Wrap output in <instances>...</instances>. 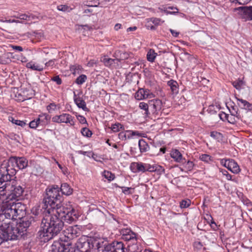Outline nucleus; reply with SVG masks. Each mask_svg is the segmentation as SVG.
Listing matches in <instances>:
<instances>
[{"mask_svg":"<svg viewBox=\"0 0 252 252\" xmlns=\"http://www.w3.org/2000/svg\"><path fill=\"white\" fill-rule=\"evenodd\" d=\"M74 102L79 108H82L85 111H88V109L86 107V102L81 97H77L76 95L74 93Z\"/></svg>","mask_w":252,"mask_h":252,"instance_id":"15","label":"nucleus"},{"mask_svg":"<svg viewBox=\"0 0 252 252\" xmlns=\"http://www.w3.org/2000/svg\"><path fill=\"white\" fill-rule=\"evenodd\" d=\"M0 22H3V23H20V21L18 20H0Z\"/></svg>","mask_w":252,"mask_h":252,"instance_id":"56","label":"nucleus"},{"mask_svg":"<svg viewBox=\"0 0 252 252\" xmlns=\"http://www.w3.org/2000/svg\"><path fill=\"white\" fill-rule=\"evenodd\" d=\"M149 106L153 109L154 112L159 111L161 109L162 102L158 99H152L149 101Z\"/></svg>","mask_w":252,"mask_h":252,"instance_id":"14","label":"nucleus"},{"mask_svg":"<svg viewBox=\"0 0 252 252\" xmlns=\"http://www.w3.org/2000/svg\"><path fill=\"white\" fill-rule=\"evenodd\" d=\"M19 18L21 20L29 21L32 20L33 19V17L30 15H27L26 14H22L19 16Z\"/></svg>","mask_w":252,"mask_h":252,"instance_id":"43","label":"nucleus"},{"mask_svg":"<svg viewBox=\"0 0 252 252\" xmlns=\"http://www.w3.org/2000/svg\"><path fill=\"white\" fill-rule=\"evenodd\" d=\"M220 135V133L218 132L217 131H212L211 132V136L214 138H218V136H219Z\"/></svg>","mask_w":252,"mask_h":252,"instance_id":"58","label":"nucleus"},{"mask_svg":"<svg viewBox=\"0 0 252 252\" xmlns=\"http://www.w3.org/2000/svg\"><path fill=\"white\" fill-rule=\"evenodd\" d=\"M66 250L63 245L61 243H57L52 245V250L51 252H64Z\"/></svg>","mask_w":252,"mask_h":252,"instance_id":"25","label":"nucleus"},{"mask_svg":"<svg viewBox=\"0 0 252 252\" xmlns=\"http://www.w3.org/2000/svg\"><path fill=\"white\" fill-rule=\"evenodd\" d=\"M60 190L63 194L66 195H69L71 194L73 192V189L68 184L65 183L62 184Z\"/></svg>","mask_w":252,"mask_h":252,"instance_id":"18","label":"nucleus"},{"mask_svg":"<svg viewBox=\"0 0 252 252\" xmlns=\"http://www.w3.org/2000/svg\"><path fill=\"white\" fill-rule=\"evenodd\" d=\"M41 219L37 217L29 216L24 218L22 222H20L19 227L27 228L31 225L35 226L40 223Z\"/></svg>","mask_w":252,"mask_h":252,"instance_id":"8","label":"nucleus"},{"mask_svg":"<svg viewBox=\"0 0 252 252\" xmlns=\"http://www.w3.org/2000/svg\"><path fill=\"white\" fill-rule=\"evenodd\" d=\"M52 121L58 123H68L71 126H74L75 124L73 117L69 114L66 113L54 116L52 118Z\"/></svg>","mask_w":252,"mask_h":252,"instance_id":"9","label":"nucleus"},{"mask_svg":"<svg viewBox=\"0 0 252 252\" xmlns=\"http://www.w3.org/2000/svg\"><path fill=\"white\" fill-rule=\"evenodd\" d=\"M154 96V94L149 90L144 89H139L135 94V97L137 100L152 98Z\"/></svg>","mask_w":252,"mask_h":252,"instance_id":"12","label":"nucleus"},{"mask_svg":"<svg viewBox=\"0 0 252 252\" xmlns=\"http://www.w3.org/2000/svg\"><path fill=\"white\" fill-rule=\"evenodd\" d=\"M138 145L140 152L142 153L147 152L149 149V145L143 139L139 140Z\"/></svg>","mask_w":252,"mask_h":252,"instance_id":"24","label":"nucleus"},{"mask_svg":"<svg viewBox=\"0 0 252 252\" xmlns=\"http://www.w3.org/2000/svg\"><path fill=\"white\" fill-rule=\"evenodd\" d=\"M120 53V60H125L128 58V54L126 52H123V53H120V51L118 52L117 53H116L115 54L116 56H118V54Z\"/></svg>","mask_w":252,"mask_h":252,"instance_id":"46","label":"nucleus"},{"mask_svg":"<svg viewBox=\"0 0 252 252\" xmlns=\"http://www.w3.org/2000/svg\"><path fill=\"white\" fill-rule=\"evenodd\" d=\"M106 252H126L125 246L122 242H113L105 248Z\"/></svg>","mask_w":252,"mask_h":252,"instance_id":"10","label":"nucleus"},{"mask_svg":"<svg viewBox=\"0 0 252 252\" xmlns=\"http://www.w3.org/2000/svg\"><path fill=\"white\" fill-rule=\"evenodd\" d=\"M164 169L160 165H156L155 168V172H157L158 175H161L164 173Z\"/></svg>","mask_w":252,"mask_h":252,"instance_id":"41","label":"nucleus"},{"mask_svg":"<svg viewBox=\"0 0 252 252\" xmlns=\"http://www.w3.org/2000/svg\"><path fill=\"white\" fill-rule=\"evenodd\" d=\"M191 201L189 199L183 200L180 202V207L181 208H186L189 207L190 205Z\"/></svg>","mask_w":252,"mask_h":252,"instance_id":"39","label":"nucleus"},{"mask_svg":"<svg viewBox=\"0 0 252 252\" xmlns=\"http://www.w3.org/2000/svg\"><path fill=\"white\" fill-rule=\"evenodd\" d=\"M200 158L201 160L207 162L211 160L210 156L206 154H204L200 156Z\"/></svg>","mask_w":252,"mask_h":252,"instance_id":"50","label":"nucleus"},{"mask_svg":"<svg viewBox=\"0 0 252 252\" xmlns=\"http://www.w3.org/2000/svg\"><path fill=\"white\" fill-rule=\"evenodd\" d=\"M86 79L87 77L85 75H81L77 78L75 82L79 85L82 84L85 82Z\"/></svg>","mask_w":252,"mask_h":252,"instance_id":"37","label":"nucleus"},{"mask_svg":"<svg viewBox=\"0 0 252 252\" xmlns=\"http://www.w3.org/2000/svg\"><path fill=\"white\" fill-rule=\"evenodd\" d=\"M103 176L110 181L113 180L115 178V175L108 171H104L103 173Z\"/></svg>","mask_w":252,"mask_h":252,"instance_id":"33","label":"nucleus"},{"mask_svg":"<svg viewBox=\"0 0 252 252\" xmlns=\"http://www.w3.org/2000/svg\"><path fill=\"white\" fill-rule=\"evenodd\" d=\"M16 173V170L11 166L7 165V163H2L0 167V174L1 175L0 181H2L3 191L7 194L6 200L12 201L19 200L24 192V185H20L15 180L11 179V177Z\"/></svg>","mask_w":252,"mask_h":252,"instance_id":"2","label":"nucleus"},{"mask_svg":"<svg viewBox=\"0 0 252 252\" xmlns=\"http://www.w3.org/2000/svg\"><path fill=\"white\" fill-rule=\"evenodd\" d=\"M157 54L153 49H150L147 55V58L148 61L153 62L156 57Z\"/></svg>","mask_w":252,"mask_h":252,"instance_id":"27","label":"nucleus"},{"mask_svg":"<svg viewBox=\"0 0 252 252\" xmlns=\"http://www.w3.org/2000/svg\"><path fill=\"white\" fill-rule=\"evenodd\" d=\"M78 153L80 154H82L84 156L87 155L89 157H90L91 156V152H84L82 151H78Z\"/></svg>","mask_w":252,"mask_h":252,"instance_id":"63","label":"nucleus"},{"mask_svg":"<svg viewBox=\"0 0 252 252\" xmlns=\"http://www.w3.org/2000/svg\"><path fill=\"white\" fill-rule=\"evenodd\" d=\"M122 239L126 241H132V242H136L137 241L136 235L134 232L127 235Z\"/></svg>","mask_w":252,"mask_h":252,"instance_id":"30","label":"nucleus"},{"mask_svg":"<svg viewBox=\"0 0 252 252\" xmlns=\"http://www.w3.org/2000/svg\"><path fill=\"white\" fill-rule=\"evenodd\" d=\"M155 165L146 164V171L155 172Z\"/></svg>","mask_w":252,"mask_h":252,"instance_id":"52","label":"nucleus"},{"mask_svg":"<svg viewBox=\"0 0 252 252\" xmlns=\"http://www.w3.org/2000/svg\"><path fill=\"white\" fill-rule=\"evenodd\" d=\"M116 60H118V59H112L111 58L104 57L102 59V62L104 63L105 65L108 66L114 63L115 61Z\"/></svg>","mask_w":252,"mask_h":252,"instance_id":"34","label":"nucleus"},{"mask_svg":"<svg viewBox=\"0 0 252 252\" xmlns=\"http://www.w3.org/2000/svg\"><path fill=\"white\" fill-rule=\"evenodd\" d=\"M51 80L56 82L58 85H60L62 84V80L60 78L59 76H54L51 79Z\"/></svg>","mask_w":252,"mask_h":252,"instance_id":"53","label":"nucleus"},{"mask_svg":"<svg viewBox=\"0 0 252 252\" xmlns=\"http://www.w3.org/2000/svg\"><path fill=\"white\" fill-rule=\"evenodd\" d=\"M222 174L224 175H225L227 180H230L231 179V176L228 173L227 171L226 170L221 171Z\"/></svg>","mask_w":252,"mask_h":252,"instance_id":"59","label":"nucleus"},{"mask_svg":"<svg viewBox=\"0 0 252 252\" xmlns=\"http://www.w3.org/2000/svg\"><path fill=\"white\" fill-rule=\"evenodd\" d=\"M244 15L249 20H252V6H246L243 8Z\"/></svg>","mask_w":252,"mask_h":252,"instance_id":"23","label":"nucleus"},{"mask_svg":"<svg viewBox=\"0 0 252 252\" xmlns=\"http://www.w3.org/2000/svg\"><path fill=\"white\" fill-rule=\"evenodd\" d=\"M132 233H133V232H132L130 229L128 228L122 229L121 230V234L122 235V238L123 237H125L127 235H128L130 233L131 234Z\"/></svg>","mask_w":252,"mask_h":252,"instance_id":"42","label":"nucleus"},{"mask_svg":"<svg viewBox=\"0 0 252 252\" xmlns=\"http://www.w3.org/2000/svg\"><path fill=\"white\" fill-rule=\"evenodd\" d=\"M26 66L27 67L34 70L41 71L43 69V67L42 66L35 64L32 62L27 63Z\"/></svg>","mask_w":252,"mask_h":252,"instance_id":"26","label":"nucleus"},{"mask_svg":"<svg viewBox=\"0 0 252 252\" xmlns=\"http://www.w3.org/2000/svg\"><path fill=\"white\" fill-rule=\"evenodd\" d=\"M136 168L138 171L144 172L146 171V164L137 163L136 164Z\"/></svg>","mask_w":252,"mask_h":252,"instance_id":"44","label":"nucleus"},{"mask_svg":"<svg viewBox=\"0 0 252 252\" xmlns=\"http://www.w3.org/2000/svg\"><path fill=\"white\" fill-rule=\"evenodd\" d=\"M82 67L78 64H74L70 66V70L74 75L79 74L81 72Z\"/></svg>","mask_w":252,"mask_h":252,"instance_id":"29","label":"nucleus"},{"mask_svg":"<svg viewBox=\"0 0 252 252\" xmlns=\"http://www.w3.org/2000/svg\"><path fill=\"white\" fill-rule=\"evenodd\" d=\"M77 219L75 210L70 203L66 207H61L51 210L41 220L42 230L38 231V236L43 238L44 241H48L56 236L62 230L64 221L70 223Z\"/></svg>","mask_w":252,"mask_h":252,"instance_id":"1","label":"nucleus"},{"mask_svg":"<svg viewBox=\"0 0 252 252\" xmlns=\"http://www.w3.org/2000/svg\"><path fill=\"white\" fill-rule=\"evenodd\" d=\"M17 166L20 169H23L26 168L28 165V160L24 157H13Z\"/></svg>","mask_w":252,"mask_h":252,"instance_id":"13","label":"nucleus"},{"mask_svg":"<svg viewBox=\"0 0 252 252\" xmlns=\"http://www.w3.org/2000/svg\"><path fill=\"white\" fill-rule=\"evenodd\" d=\"M57 107L56 105L53 103H50L49 105H48L47 106V109L49 111V113H51L53 111H54L56 110Z\"/></svg>","mask_w":252,"mask_h":252,"instance_id":"48","label":"nucleus"},{"mask_svg":"<svg viewBox=\"0 0 252 252\" xmlns=\"http://www.w3.org/2000/svg\"><path fill=\"white\" fill-rule=\"evenodd\" d=\"M48 115L44 114L43 115H40L39 117L36 120L31 121L29 124V126L32 128H35L39 125L40 121H43V119L47 120Z\"/></svg>","mask_w":252,"mask_h":252,"instance_id":"17","label":"nucleus"},{"mask_svg":"<svg viewBox=\"0 0 252 252\" xmlns=\"http://www.w3.org/2000/svg\"><path fill=\"white\" fill-rule=\"evenodd\" d=\"M68 9V6L65 5H60L58 6V9L60 11H65Z\"/></svg>","mask_w":252,"mask_h":252,"instance_id":"55","label":"nucleus"},{"mask_svg":"<svg viewBox=\"0 0 252 252\" xmlns=\"http://www.w3.org/2000/svg\"><path fill=\"white\" fill-rule=\"evenodd\" d=\"M106 242L104 243L103 241H99L95 243V247L99 252H106L105 248L108 245Z\"/></svg>","mask_w":252,"mask_h":252,"instance_id":"22","label":"nucleus"},{"mask_svg":"<svg viewBox=\"0 0 252 252\" xmlns=\"http://www.w3.org/2000/svg\"><path fill=\"white\" fill-rule=\"evenodd\" d=\"M239 101L238 102V106L243 109L251 110L252 109V104L248 101L241 98H237Z\"/></svg>","mask_w":252,"mask_h":252,"instance_id":"16","label":"nucleus"},{"mask_svg":"<svg viewBox=\"0 0 252 252\" xmlns=\"http://www.w3.org/2000/svg\"><path fill=\"white\" fill-rule=\"evenodd\" d=\"M221 163L233 173H237L240 170L238 165L233 159H222L221 160Z\"/></svg>","mask_w":252,"mask_h":252,"instance_id":"11","label":"nucleus"},{"mask_svg":"<svg viewBox=\"0 0 252 252\" xmlns=\"http://www.w3.org/2000/svg\"><path fill=\"white\" fill-rule=\"evenodd\" d=\"M230 116H232V118H229V120H232L233 121H234V119L233 116H235L238 119H242L243 118V116L241 115L240 112L236 111L235 112V114L234 113L231 112V114Z\"/></svg>","mask_w":252,"mask_h":252,"instance_id":"49","label":"nucleus"},{"mask_svg":"<svg viewBox=\"0 0 252 252\" xmlns=\"http://www.w3.org/2000/svg\"><path fill=\"white\" fill-rule=\"evenodd\" d=\"M193 167V163L192 161H188L185 165V168L188 170L190 171L192 169Z\"/></svg>","mask_w":252,"mask_h":252,"instance_id":"47","label":"nucleus"},{"mask_svg":"<svg viewBox=\"0 0 252 252\" xmlns=\"http://www.w3.org/2000/svg\"><path fill=\"white\" fill-rule=\"evenodd\" d=\"M6 58V55H3L1 57H0V63L2 64H4L7 63V61H5L3 59Z\"/></svg>","mask_w":252,"mask_h":252,"instance_id":"61","label":"nucleus"},{"mask_svg":"<svg viewBox=\"0 0 252 252\" xmlns=\"http://www.w3.org/2000/svg\"><path fill=\"white\" fill-rule=\"evenodd\" d=\"M94 247L90 240L86 237L80 238L75 243V248L73 252H90V250Z\"/></svg>","mask_w":252,"mask_h":252,"instance_id":"6","label":"nucleus"},{"mask_svg":"<svg viewBox=\"0 0 252 252\" xmlns=\"http://www.w3.org/2000/svg\"><path fill=\"white\" fill-rule=\"evenodd\" d=\"M21 236L19 228L12 226L9 222L0 223V245L4 241L17 240Z\"/></svg>","mask_w":252,"mask_h":252,"instance_id":"5","label":"nucleus"},{"mask_svg":"<svg viewBox=\"0 0 252 252\" xmlns=\"http://www.w3.org/2000/svg\"><path fill=\"white\" fill-rule=\"evenodd\" d=\"M63 233L64 237L63 241H68L79 236L81 234V230L77 225H74L66 228Z\"/></svg>","mask_w":252,"mask_h":252,"instance_id":"7","label":"nucleus"},{"mask_svg":"<svg viewBox=\"0 0 252 252\" xmlns=\"http://www.w3.org/2000/svg\"><path fill=\"white\" fill-rule=\"evenodd\" d=\"M126 132H131V136L137 135V136H138L139 137H145V134L144 133H140V132H139L137 131H130V130H128V131H126Z\"/></svg>","mask_w":252,"mask_h":252,"instance_id":"51","label":"nucleus"},{"mask_svg":"<svg viewBox=\"0 0 252 252\" xmlns=\"http://www.w3.org/2000/svg\"><path fill=\"white\" fill-rule=\"evenodd\" d=\"M171 157L174 160L178 162H180L183 160V157L181 153L177 149H173L171 152Z\"/></svg>","mask_w":252,"mask_h":252,"instance_id":"19","label":"nucleus"},{"mask_svg":"<svg viewBox=\"0 0 252 252\" xmlns=\"http://www.w3.org/2000/svg\"><path fill=\"white\" fill-rule=\"evenodd\" d=\"M167 9H171L172 10H173V11H169L167 10H165V12L167 14H174L178 13V9L176 7H173V6H169L167 8Z\"/></svg>","mask_w":252,"mask_h":252,"instance_id":"45","label":"nucleus"},{"mask_svg":"<svg viewBox=\"0 0 252 252\" xmlns=\"http://www.w3.org/2000/svg\"><path fill=\"white\" fill-rule=\"evenodd\" d=\"M9 201L7 200L6 203L3 204L0 208L4 218L12 220L23 219L26 214V206L20 202Z\"/></svg>","mask_w":252,"mask_h":252,"instance_id":"3","label":"nucleus"},{"mask_svg":"<svg viewBox=\"0 0 252 252\" xmlns=\"http://www.w3.org/2000/svg\"><path fill=\"white\" fill-rule=\"evenodd\" d=\"M54 64V61L53 60H50L49 62H47L45 65L46 66H52Z\"/></svg>","mask_w":252,"mask_h":252,"instance_id":"64","label":"nucleus"},{"mask_svg":"<svg viewBox=\"0 0 252 252\" xmlns=\"http://www.w3.org/2000/svg\"><path fill=\"white\" fill-rule=\"evenodd\" d=\"M220 119L222 121L227 120L229 123L233 124L234 121L232 120H229V118H232V116H229L228 114L225 113L224 112H221L219 114Z\"/></svg>","mask_w":252,"mask_h":252,"instance_id":"28","label":"nucleus"},{"mask_svg":"<svg viewBox=\"0 0 252 252\" xmlns=\"http://www.w3.org/2000/svg\"><path fill=\"white\" fill-rule=\"evenodd\" d=\"M81 133L83 134V135L85 136L88 137H90L92 134L91 131H90L87 127L83 128L81 130Z\"/></svg>","mask_w":252,"mask_h":252,"instance_id":"40","label":"nucleus"},{"mask_svg":"<svg viewBox=\"0 0 252 252\" xmlns=\"http://www.w3.org/2000/svg\"><path fill=\"white\" fill-rule=\"evenodd\" d=\"M124 129V127L121 124L119 123L115 124L113 125L111 127L112 130L115 132H118L120 131V129Z\"/></svg>","mask_w":252,"mask_h":252,"instance_id":"36","label":"nucleus"},{"mask_svg":"<svg viewBox=\"0 0 252 252\" xmlns=\"http://www.w3.org/2000/svg\"><path fill=\"white\" fill-rule=\"evenodd\" d=\"M127 249L128 252H141L142 251L141 247L137 244V241L133 242L132 244L129 243Z\"/></svg>","mask_w":252,"mask_h":252,"instance_id":"20","label":"nucleus"},{"mask_svg":"<svg viewBox=\"0 0 252 252\" xmlns=\"http://www.w3.org/2000/svg\"><path fill=\"white\" fill-rule=\"evenodd\" d=\"M8 120L9 121L11 122L13 124H14L16 125L21 126L22 127H23L26 125V123L24 121L15 120V119H14V118H13L12 117H9Z\"/></svg>","mask_w":252,"mask_h":252,"instance_id":"31","label":"nucleus"},{"mask_svg":"<svg viewBox=\"0 0 252 252\" xmlns=\"http://www.w3.org/2000/svg\"><path fill=\"white\" fill-rule=\"evenodd\" d=\"M122 192L125 194H131L134 192V188L122 187Z\"/></svg>","mask_w":252,"mask_h":252,"instance_id":"35","label":"nucleus"},{"mask_svg":"<svg viewBox=\"0 0 252 252\" xmlns=\"http://www.w3.org/2000/svg\"><path fill=\"white\" fill-rule=\"evenodd\" d=\"M62 196L60 193L59 188L53 187L47 191V197L43 200L45 210L51 213V210L61 207H66L65 205L61 204Z\"/></svg>","mask_w":252,"mask_h":252,"instance_id":"4","label":"nucleus"},{"mask_svg":"<svg viewBox=\"0 0 252 252\" xmlns=\"http://www.w3.org/2000/svg\"><path fill=\"white\" fill-rule=\"evenodd\" d=\"M244 83L242 80L238 79V80L234 81L232 83V85L236 89L240 90L242 86Z\"/></svg>","mask_w":252,"mask_h":252,"instance_id":"38","label":"nucleus"},{"mask_svg":"<svg viewBox=\"0 0 252 252\" xmlns=\"http://www.w3.org/2000/svg\"><path fill=\"white\" fill-rule=\"evenodd\" d=\"M54 160L56 162V163L58 165L59 167L62 170V172L64 174H65V171L66 170V168H63L62 165L55 159L54 158Z\"/></svg>","mask_w":252,"mask_h":252,"instance_id":"60","label":"nucleus"},{"mask_svg":"<svg viewBox=\"0 0 252 252\" xmlns=\"http://www.w3.org/2000/svg\"><path fill=\"white\" fill-rule=\"evenodd\" d=\"M149 103L148 104L145 103L144 102H141L139 103V107L140 109H143L145 111V114L146 115H148L149 114Z\"/></svg>","mask_w":252,"mask_h":252,"instance_id":"32","label":"nucleus"},{"mask_svg":"<svg viewBox=\"0 0 252 252\" xmlns=\"http://www.w3.org/2000/svg\"><path fill=\"white\" fill-rule=\"evenodd\" d=\"M11 47L15 50H18L19 51H23V48L21 46H14L12 45Z\"/></svg>","mask_w":252,"mask_h":252,"instance_id":"62","label":"nucleus"},{"mask_svg":"<svg viewBox=\"0 0 252 252\" xmlns=\"http://www.w3.org/2000/svg\"><path fill=\"white\" fill-rule=\"evenodd\" d=\"M77 119L81 124H84L87 123V121L85 118L83 116L79 115L77 117Z\"/></svg>","mask_w":252,"mask_h":252,"instance_id":"54","label":"nucleus"},{"mask_svg":"<svg viewBox=\"0 0 252 252\" xmlns=\"http://www.w3.org/2000/svg\"><path fill=\"white\" fill-rule=\"evenodd\" d=\"M119 137L120 139H121L123 140H126V134L124 132H120L119 134Z\"/></svg>","mask_w":252,"mask_h":252,"instance_id":"57","label":"nucleus"},{"mask_svg":"<svg viewBox=\"0 0 252 252\" xmlns=\"http://www.w3.org/2000/svg\"><path fill=\"white\" fill-rule=\"evenodd\" d=\"M168 85L170 86L171 92L173 94H177L178 93V84L174 80H171L167 83Z\"/></svg>","mask_w":252,"mask_h":252,"instance_id":"21","label":"nucleus"}]
</instances>
